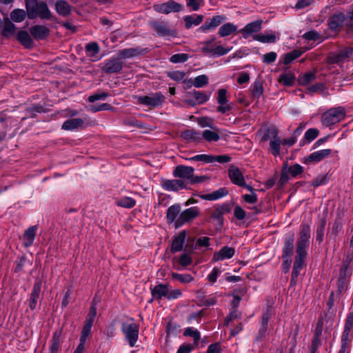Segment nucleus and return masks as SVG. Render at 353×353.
<instances>
[{
	"label": "nucleus",
	"instance_id": "obj_1",
	"mask_svg": "<svg viewBox=\"0 0 353 353\" xmlns=\"http://www.w3.org/2000/svg\"><path fill=\"white\" fill-rule=\"evenodd\" d=\"M353 272V248L350 249L345 254L339 269L336 285L339 294H344L349 286Z\"/></svg>",
	"mask_w": 353,
	"mask_h": 353
},
{
	"label": "nucleus",
	"instance_id": "obj_2",
	"mask_svg": "<svg viewBox=\"0 0 353 353\" xmlns=\"http://www.w3.org/2000/svg\"><path fill=\"white\" fill-rule=\"evenodd\" d=\"M26 8L28 17L30 19L39 17L41 19L49 20L52 18V13L44 1L37 0H26Z\"/></svg>",
	"mask_w": 353,
	"mask_h": 353
},
{
	"label": "nucleus",
	"instance_id": "obj_3",
	"mask_svg": "<svg viewBox=\"0 0 353 353\" xmlns=\"http://www.w3.org/2000/svg\"><path fill=\"white\" fill-rule=\"evenodd\" d=\"M121 330L129 345L131 347H134L139 339V326L134 319L130 318L122 322Z\"/></svg>",
	"mask_w": 353,
	"mask_h": 353
},
{
	"label": "nucleus",
	"instance_id": "obj_4",
	"mask_svg": "<svg viewBox=\"0 0 353 353\" xmlns=\"http://www.w3.org/2000/svg\"><path fill=\"white\" fill-rule=\"evenodd\" d=\"M310 225L303 222L301 225L299 238L296 243V256L306 258L310 245Z\"/></svg>",
	"mask_w": 353,
	"mask_h": 353
},
{
	"label": "nucleus",
	"instance_id": "obj_5",
	"mask_svg": "<svg viewBox=\"0 0 353 353\" xmlns=\"http://www.w3.org/2000/svg\"><path fill=\"white\" fill-rule=\"evenodd\" d=\"M346 116L343 107L332 108L325 112L321 117V123L325 127H330L343 121Z\"/></svg>",
	"mask_w": 353,
	"mask_h": 353
},
{
	"label": "nucleus",
	"instance_id": "obj_6",
	"mask_svg": "<svg viewBox=\"0 0 353 353\" xmlns=\"http://www.w3.org/2000/svg\"><path fill=\"white\" fill-rule=\"evenodd\" d=\"M194 169L192 167L179 165L174 168L172 174L179 179L188 180L192 184L203 182V176H194Z\"/></svg>",
	"mask_w": 353,
	"mask_h": 353
},
{
	"label": "nucleus",
	"instance_id": "obj_7",
	"mask_svg": "<svg viewBox=\"0 0 353 353\" xmlns=\"http://www.w3.org/2000/svg\"><path fill=\"white\" fill-rule=\"evenodd\" d=\"M150 25L159 37H174L176 36V30L168 21L157 20L152 21Z\"/></svg>",
	"mask_w": 353,
	"mask_h": 353
},
{
	"label": "nucleus",
	"instance_id": "obj_8",
	"mask_svg": "<svg viewBox=\"0 0 353 353\" xmlns=\"http://www.w3.org/2000/svg\"><path fill=\"white\" fill-rule=\"evenodd\" d=\"M165 97L160 92L152 93L148 96H139V103L149 108H156L161 105L165 102Z\"/></svg>",
	"mask_w": 353,
	"mask_h": 353
},
{
	"label": "nucleus",
	"instance_id": "obj_9",
	"mask_svg": "<svg viewBox=\"0 0 353 353\" xmlns=\"http://www.w3.org/2000/svg\"><path fill=\"white\" fill-rule=\"evenodd\" d=\"M101 65H103L101 67L102 70L108 74H119L123 68V62L118 56L106 59Z\"/></svg>",
	"mask_w": 353,
	"mask_h": 353
},
{
	"label": "nucleus",
	"instance_id": "obj_10",
	"mask_svg": "<svg viewBox=\"0 0 353 353\" xmlns=\"http://www.w3.org/2000/svg\"><path fill=\"white\" fill-rule=\"evenodd\" d=\"M200 214L198 207L194 206L182 211L176 221V228L181 227L188 222L192 221Z\"/></svg>",
	"mask_w": 353,
	"mask_h": 353
},
{
	"label": "nucleus",
	"instance_id": "obj_11",
	"mask_svg": "<svg viewBox=\"0 0 353 353\" xmlns=\"http://www.w3.org/2000/svg\"><path fill=\"white\" fill-rule=\"evenodd\" d=\"M352 54L353 48L350 46L345 47L339 50L338 53H330L327 58V62L330 64L339 63L350 57Z\"/></svg>",
	"mask_w": 353,
	"mask_h": 353
},
{
	"label": "nucleus",
	"instance_id": "obj_12",
	"mask_svg": "<svg viewBox=\"0 0 353 353\" xmlns=\"http://www.w3.org/2000/svg\"><path fill=\"white\" fill-rule=\"evenodd\" d=\"M163 190L170 192H176L187 188V183L182 179H163L161 182Z\"/></svg>",
	"mask_w": 353,
	"mask_h": 353
},
{
	"label": "nucleus",
	"instance_id": "obj_13",
	"mask_svg": "<svg viewBox=\"0 0 353 353\" xmlns=\"http://www.w3.org/2000/svg\"><path fill=\"white\" fill-rule=\"evenodd\" d=\"M157 12L163 14H169L172 12H177L182 10V6L174 1H169L154 6Z\"/></svg>",
	"mask_w": 353,
	"mask_h": 353
},
{
	"label": "nucleus",
	"instance_id": "obj_14",
	"mask_svg": "<svg viewBox=\"0 0 353 353\" xmlns=\"http://www.w3.org/2000/svg\"><path fill=\"white\" fill-rule=\"evenodd\" d=\"M42 282L41 280L35 281L31 293L30 294L29 307L31 310L36 309L41 290Z\"/></svg>",
	"mask_w": 353,
	"mask_h": 353
},
{
	"label": "nucleus",
	"instance_id": "obj_15",
	"mask_svg": "<svg viewBox=\"0 0 353 353\" xmlns=\"http://www.w3.org/2000/svg\"><path fill=\"white\" fill-rule=\"evenodd\" d=\"M228 176L232 183L238 186L245 185L244 176L239 168L231 165L228 170Z\"/></svg>",
	"mask_w": 353,
	"mask_h": 353
},
{
	"label": "nucleus",
	"instance_id": "obj_16",
	"mask_svg": "<svg viewBox=\"0 0 353 353\" xmlns=\"http://www.w3.org/2000/svg\"><path fill=\"white\" fill-rule=\"evenodd\" d=\"M145 50L139 47H135L120 50L117 52V54L120 59H127L139 56L145 53Z\"/></svg>",
	"mask_w": 353,
	"mask_h": 353
},
{
	"label": "nucleus",
	"instance_id": "obj_17",
	"mask_svg": "<svg viewBox=\"0 0 353 353\" xmlns=\"http://www.w3.org/2000/svg\"><path fill=\"white\" fill-rule=\"evenodd\" d=\"M271 318V312L269 309H267L262 315L261 325L259 330L258 334L256 337V341H261L266 336L268 332V325L269 320Z\"/></svg>",
	"mask_w": 353,
	"mask_h": 353
},
{
	"label": "nucleus",
	"instance_id": "obj_18",
	"mask_svg": "<svg viewBox=\"0 0 353 353\" xmlns=\"http://www.w3.org/2000/svg\"><path fill=\"white\" fill-rule=\"evenodd\" d=\"M50 32V29L43 25H34L30 28V34L37 41L46 39Z\"/></svg>",
	"mask_w": 353,
	"mask_h": 353
},
{
	"label": "nucleus",
	"instance_id": "obj_19",
	"mask_svg": "<svg viewBox=\"0 0 353 353\" xmlns=\"http://www.w3.org/2000/svg\"><path fill=\"white\" fill-rule=\"evenodd\" d=\"M260 133L261 134V137L260 139L259 143L263 147L265 146V144L269 141H272V139H274V138H276V137L279 135V130L274 127V126H270L267 128L263 131H261Z\"/></svg>",
	"mask_w": 353,
	"mask_h": 353
},
{
	"label": "nucleus",
	"instance_id": "obj_20",
	"mask_svg": "<svg viewBox=\"0 0 353 353\" xmlns=\"http://www.w3.org/2000/svg\"><path fill=\"white\" fill-rule=\"evenodd\" d=\"M85 49L87 56L94 61H99L103 57L102 54H99L100 47L95 41L87 43Z\"/></svg>",
	"mask_w": 353,
	"mask_h": 353
},
{
	"label": "nucleus",
	"instance_id": "obj_21",
	"mask_svg": "<svg viewBox=\"0 0 353 353\" xmlns=\"http://www.w3.org/2000/svg\"><path fill=\"white\" fill-rule=\"evenodd\" d=\"M234 248L228 246H223L219 252H216L213 254L212 261L217 262L219 261L231 259L234 255Z\"/></svg>",
	"mask_w": 353,
	"mask_h": 353
},
{
	"label": "nucleus",
	"instance_id": "obj_22",
	"mask_svg": "<svg viewBox=\"0 0 353 353\" xmlns=\"http://www.w3.org/2000/svg\"><path fill=\"white\" fill-rule=\"evenodd\" d=\"M37 230V225L29 227L22 236L23 245L26 248L31 246L35 239L36 232Z\"/></svg>",
	"mask_w": 353,
	"mask_h": 353
},
{
	"label": "nucleus",
	"instance_id": "obj_23",
	"mask_svg": "<svg viewBox=\"0 0 353 353\" xmlns=\"http://www.w3.org/2000/svg\"><path fill=\"white\" fill-rule=\"evenodd\" d=\"M17 27L8 17L3 19V25L1 30V35L5 38H10L15 34Z\"/></svg>",
	"mask_w": 353,
	"mask_h": 353
},
{
	"label": "nucleus",
	"instance_id": "obj_24",
	"mask_svg": "<svg viewBox=\"0 0 353 353\" xmlns=\"http://www.w3.org/2000/svg\"><path fill=\"white\" fill-rule=\"evenodd\" d=\"M83 124L84 121L81 118L70 119L63 123L61 129L63 130L73 131L79 128H82Z\"/></svg>",
	"mask_w": 353,
	"mask_h": 353
},
{
	"label": "nucleus",
	"instance_id": "obj_25",
	"mask_svg": "<svg viewBox=\"0 0 353 353\" xmlns=\"http://www.w3.org/2000/svg\"><path fill=\"white\" fill-rule=\"evenodd\" d=\"M169 292V285L165 284H159L151 289V293L154 299L161 300L163 297L168 298Z\"/></svg>",
	"mask_w": 353,
	"mask_h": 353
},
{
	"label": "nucleus",
	"instance_id": "obj_26",
	"mask_svg": "<svg viewBox=\"0 0 353 353\" xmlns=\"http://www.w3.org/2000/svg\"><path fill=\"white\" fill-rule=\"evenodd\" d=\"M261 29V22L255 21L247 24L241 30L243 37L248 39L252 33L258 32Z\"/></svg>",
	"mask_w": 353,
	"mask_h": 353
},
{
	"label": "nucleus",
	"instance_id": "obj_27",
	"mask_svg": "<svg viewBox=\"0 0 353 353\" xmlns=\"http://www.w3.org/2000/svg\"><path fill=\"white\" fill-rule=\"evenodd\" d=\"M225 19V17L223 16H214L209 22L206 21L205 23H203L199 28V30L203 32H205L212 28H215L216 27L219 26Z\"/></svg>",
	"mask_w": 353,
	"mask_h": 353
},
{
	"label": "nucleus",
	"instance_id": "obj_28",
	"mask_svg": "<svg viewBox=\"0 0 353 353\" xmlns=\"http://www.w3.org/2000/svg\"><path fill=\"white\" fill-rule=\"evenodd\" d=\"M186 233L185 231L181 232L173 240L171 245V252L175 253L182 250L185 244Z\"/></svg>",
	"mask_w": 353,
	"mask_h": 353
},
{
	"label": "nucleus",
	"instance_id": "obj_29",
	"mask_svg": "<svg viewBox=\"0 0 353 353\" xmlns=\"http://www.w3.org/2000/svg\"><path fill=\"white\" fill-rule=\"evenodd\" d=\"M181 207L179 204H174L170 206L166 212V220L169 224L174 223L176 225V221L179 215L180 214Z\"/></svg>",
	"mask_w": 353,
	"mask_h": 353
},
{
	"label": "nucleus",
	"instance_id": "obj_30",
	"mask_svg": "<svg viewBox=\"0 0 353 353\" xmlns=\"http://www.w3.org/2000/svg\"><path fill=\"white\" fill-rule=\"evenodd\" d=\"M345 20L344 14L342 13H337L332 15L329 21L328 26L332 30H336L342 27Z\"/></svg>",
	"mask_w": 353,
	"mask_h": 353
},
{
	"label": "nucleus",
	"instance_id": "obj_31",
	"mask_svg": "<svg viewBox=\"0 0 353 353\" xmlns=\"http://www.w3.org/2000/svg\"><path fill=\"white\" fill-rule=\"evenodd\" d=\"M331 152L332 150L330 149L318 150L310 154L308 156L307 161L315 163L319 162L325 159L326 157H329Z\"/></svg>",
	"mask_w": 353,
	"mask_h": 353
},
{
	"label": "nucleus",
	"instance_id": "obj_32",
	"mask_svg": "<svg viewBox=\"0 0 353 353\" xmlns=\"http://www.w3.org/2000/svg\"><path fill=\"white\" fill-rule=\"evenodd\" d=\"M294 249V235L285 239L283 248L282 258H291Z\"/></svg>",
	"mask_w": 353,
	"mask_h": 353
},
{
	"label": "nucleus",
	"instance_id": "obj_33",
	"mask_svg": "<svg viewBox=\"0 0 353 353\" xmlns=\"http://www.w3.org/2000/svg\"><path fill=\"white\" fill-rule=\"evenodd\" d=\"M17 39L20 43L26 48H31L33 46V41L28 32L20 30L17 34Z\"/></svg>",
	"mask_w": 353,
	"mask_h": 353
},
{
	"label": "nucleus",
	"instance_id": "obj_34",
	"mask_svg": "<svg viewBox=\"0 0 353 353\" xmlns=\"http://www.w3.org/2000/svg\"><path fill=\"white\" fill-rule=\"evenodd\" d=\"M213 130H205L201 134V139L203 138L208 142L218 141L220 139V131L219 129L216 126L214 128H212Z\"/></svg>",
	"mask_w": 353,
	"mask_h": 353
},
{
	"label": "nucleus",
	"instance_id": "obj_35",
	"mask_svg": "<svg viewBox=\"0 0 353 353\" xmlns=\"http://www.w3.org/2000/svg\"><path fill=\"white\" fill-rule=\"evenodd\" d=\"M55 9L57 12L62 17L68 16L71 12L70 6L64 0H58L55 3Z\"/></svg>",
	"mask_w": 353,
	"mask_h": 353
},
{
	"label": "nucleus",
	"instance_id": "obj_36",
	"mask_svg": "<svg viewBox=\"0 0 353 353\" xmlns=\"http://www.w3.org/2000/svg\"><path fill=\"white\" fill-rule=\"evenodd\" d=\"M281 139L278 135L276 138H274V139H272L270 141L269 148H268V152L272 154L274 157L279 156L281 152Z\"/></svg>",
	"mask_w": 353,
	"mask_h": 353
},
{
	"label": "nucleus",
	"instance_id": "obj_37",
	"mask_svg": "<svg viewBox=\"0 0 353 353\" xmlns=\"http://www.w3.org/2000/svg\"><path fill=\"white\" fill-rule=\"evenodd\" d=\"M189 96L195 100V102L198 104H203L208 101L210 97V93L206 94L205 92L192 90L188 93Z\"/></svg>",
	"mask_w": 353,
	"mask_h": 353
},
{
	"label": "nucleus",
	"instance_id": "obj_38",
	"mask_svg": "<svg viewBox=\"0 0 353 353\" xmlns=\"http://www.w3.org/2000/svg\"><path fill=\"white\" fill-rule=\"evenodd\" d=\"M181 137L188 141H200L201 134L194 130H187L181 132Z\"/></svg>",
	"mask_w": 353,
	"mask_h": 353
},
{
	"label": "nucleus",
	"instance_id": "obj_39",
	"mask_svg": "<svg viewBox=\"0 0 353 353\" xmlns=\"http://www.w3.org/2000/svg\"><path fill=\"white\" fill-rule=\"evenodd\" d=\"M215 41V38L213 37L209 40L204 41L200 43V51L205 54L212 56V52H214V42Z\"/></svg>",
	"mask_w": 353,
	"mask_h": 353
},
{
	"label": "nucleus",
	"instance_id": "obj_40",
	"mask_svg": "<svg viewBox=\"0 0 353 353\" xmlns=\"http://www.w3.org/2000/svg\"><path fill=\"white\" fill-rule=\"evenodd\" d=\"M343 228V223L341 219L336 218L333 223L331 228L330 232H328L327 235L330 239H335L341 231Z\"/></svg>",
	"mask_w": 353,
	"mask_h": 353
},
{
	"label": "nucleus",
	"instance_id": "obj_41",
	"mask_svg": "<svg viewBox=\"0 0 353 353\" xmlns=\"http://www.w3.org/2000/svg\"><path fill=\"white\" fill-rule=\"evenodd\" d=\"M237 27L232 23H226L221 26L219 29V34L221 37H225L234 33Z\"/></svg>",
	"mask_w": 353,
	"mask_h": 353
},
{
	"label": "nucleus",
	"instance_id": "obj_42",
	"mask_svg": "<svg viewBox=\"0 0 353 353\" xmlns=\"http://www.w3.org/2000/svg\"><path fill=\"white\" fill-rule=\"evenodd\" d=\"M28 16L27 11L22 9H14L10 14V19L15 23L22 22Z\"/></svg>",
	"mask_w": 353,
	"mask_h": 353
},
{
	"label": "nucleus",
	"instance_id": "obj_43",
	"mask_svg": "<svg viewBox=\"0 0 353 353\" xmlns=\"http://www.w3.org/2000/svg\"><path fill=\"white\" fill-rule=\"evenodd\" d=\"M325 226V219H321L318 223L316 230V241L319 244H321L323 241Z\"/></svg>",
	"mask_w": 353,
	"mask_h": 353
},
{
	"label": "nucleus",
	"instance_id": "obj_44",
	"mask_svg": "<svg viewBox=\"0 0 353 353\" xmlns=\"http://www.w3.org/2000/svg\"><path fill=\"white\" fill-rule=\"evenodd\" d=\"M228 194V191L224 188H219V190L202 196V198L208 201H215L221 199Z\"/></svg>",
	"mask_w": 353,
	"mask_h": 353
},
{
	"label": "nucleus",
	"instance_id": "obj_45",
	"mask_svg": "<svg viewBox=\"0 0 353 353\" xmlns=\"http://www.w3.org/2000/svg\"><path fill=\"white\" fill-rule=\"evenodd\" d=\"M115 203L117 206L132 208L136 205V201L129 196H123L116 200Z\"/></svg>",
	"mask_w": 353,
	"mask_h": 353
},
{
	"label": "nucleus",
	"instance_id": "obj_46",
	"mask_svg": "<svg viewBox=\"0 0 353 353\" xmlns=\"http://www.w3.org/2000/svg\"><path fill=\"white\" fill-rule=\"evenodd\" d=\"M294 81L295 76L291 72L282 73L278 79V81L285 86L293 85Z\"/></svg>",
	"mask_w": 353,
	"mask_h": 353
},
{
	"label": "nucleus",
	"instance_id": "obj_47",
	"mask_svg": "<svg viewBox=\"0 0 353 353\" xmlns=\"http://www.w3.org/2000/svg\"><path fill=\"white\" fill-rule=\"evenodd\" d=\"M305 259V258L304 257L295 256L292 272L294 277L299 276L301 270L303 268Z\"/></svg>",
	"mask_w": 353,
	"mask_h": 353
},
{
	"label": "nucleus",
	"instance_id": "obj_48",
	"mask_svg": "<svg viewBox=\"0 0 353 353\" xmlns=\"http://www.w3.org/2000/svg\"><path fill=\"white\" fill-rule=\"evenodd\" d=\"M203 15L186 16L184 18L185 28L189 29L192 26H198L203 21Z\"/></svg>",
	"mask_w": 353,
	"mask_h": 353
},
{
	"label": "nucleus",
	"instance_id": "obj_49",
	"mask_svg": "<svg viewBox=\"0 0 353 353\" xmlns=\"http://www.w3.org/2000/svg\"><path fill=\"white\" fill-rule=\"evenodd\" d=\"M254 39L262 43H275L276 41V36L268 32L256 34L254 37Z\"/></svg>",
	"mask_w": 353,
	"mask_h": 353
},
{
	"label": "nucleus",
	"instance_id": "obj_50",
	"mask_svg": "<svg viewBox=\"0 0 353 353\" xmlns=\"http://www.w3.org/2000/svg\"><path fill=\"white\" fill-rule=\"evenodd\" d=\"M252 96L254 99H259L263 93V87L259 81H256L250 87Z\"/></svg>",
	"mask_w": 353,
	"mask_h": 353
},
{
	"label": "nucleus",
	"instance_id": "obj_51",
	"mask_svg": "<svg viewBox=\"0 0 353 353\" xmlns=\"http://www.w3.org/2000/svg\"><path fill=\"white\" fill-rule=\"evenodd\" d=\"M302 37L307 41H317L319 43H321L324 41V38L322 35L315 30L308 31L304 33Z\"/></svg>",
	"mask_w": 353,
	"mask_h": 353
},
{
	"label": "nucleus",
	"instance_id": "obj_52",
	"mask_svg": "<svg viewBox=\"0 0 353 353\" xmlns=\"http://www.w3.org/2000/svg\"><path fill=\"white\" fill-rule=\"evenodd\" d=\"M304 51L300 50H294L284 55L283 63L286 65L290 64L294 60L296 59L302 55Z\"/></svg>",
	"mask_w": 353,
	"mask_h": 353
},
{
	"label": "nucleus",
	"instance_id": "obj_53",
	"mask_svg": "<svg viewBox=\"0 0 353 353\" xmlns=\"http://www.w3.org/2000/svg\"><path fill=\"white\" fill-rule=\"evenodd\" d=\"M61 332L56 331L51 340L50 346V353H57L60 345Z\"/></svg>",
	"mask_w": 353,
	"mask_h": 353
},
{
	"label": "nucleus",
	"instance_id": "obj_54",
	"mask_svg": "<svg viewBox=\"0 0 353 353\" xmlns=\"http://www.w3.org/2000/svg\"><path fill=\"white\" fill-rule=\"evenodd\" d=\"M172 279L182 283H188L193 281L194 278L189 274H179L172 272Z\"/></svg>",
	"mask_w": 353,
	"mask_h": 353
},
{
	"label": "nucleus",
	"instance_id": "obj_55",
	"mask_svg": "<svg viewBox=\"0 0 353 353\" xmlns=\"http://www.w3.org/2000/svg\"><path fill=\"white\" fill-rule=\"evenodd\" d=\"M183 335L192 337L195 344H197L200 338V332L195 328L189 327L184 330Z\"/></svg>",
	"mask_w": 353,
	"mask_h": 353
},
{
	"label": "nucleus",
	"instance_id": "obj_56",
	"mask_svg": "<svg viewBox=\"0 0 353 353\" xmlns=\"http://www.w3.org/2000/svg\"><path fill=\"white\" fill-rule=\"evenodd\" d=\"M186 160L190 161H202L203 163H212V155L211 154H197L192 157L185 158Z\"/></svg>",
	"mask_w": 353,
	"mask_h": 353
},
{
	"label": "nucleus",
	"instance_id": "obj_57",
	"mask_svg": "<svg viewBox=\"0 0 353 353\" xmlns=\"http://www.w3.org/2000/svg\"><path fill=\"white\" fill-rule=\"evenodd\" d=\"M208 82H209L208 77L205 74H201V75H199V76L196 77L194 79L193 85L195 88H202V87L206 85L207 84H208Z\"/></svg>",
	"mask_w": 353,
	"mask_h": 353
},
{
	"label": "nucleus",
	"instance_id": "obj_58",
	"mask_svg": "<svg viewBox=\"0 0 353 353\" xmlns=\"http://www.w3.org/2000/svg\"><path fill=\"white\" fill-rule=\"evenodd\" d=\"M316 77L315 73L312 72H308L301 76L299 79V82L302 85H307Z\"/></svg>",
	"mask_w": 353,
	"mask_h": 353
},
{
	"label": "nucleus",
	"instance_id": "obj_59",
	"mask_svg": "<svg viewBox=\"0 0 353 353\" xmlns=\"http://www.w3.org/2000/svg\"><path fill=\"white\" fill-rule=\"evenodd\" d=\"M319 134V131L316 128H310L305 132L304 140L310 143L318 137Z\"/></svg>",
	"mask_w": 353,
	"mask_h": 353
},
{
	"label": "nucleus",
	"instance_id": "obj_60",
	"mask_svg": "<svg viewBox=\"0 0 353 353\" xmlns=\"http://www.w3.org/2000/svg\"><path fill=\"white\" fill-rule=\"evenodd\" d=\"M221 273V270L219 268L214 267L211 272L207 276V280L211 285H213L217 280V278Z\"/></svg>",
	"mask_w": 353,
	"mask_h": 353
},
{
	"label": "nucleus",
	"instance_id": "obj_61",
	"mask_svg": "<svg viewBox=\"0 0 353 353\" xmlns=\"http://www.w3.org/2000/svg\"><path fill=\"white\" fill-rule=\"evenodd\" d=\"M223 214H224L223 208H216V210H214L212 212V213L211 214V217L212 219H214V220H216L219 225H223Z\"/></svg>",
	"mask_w": 353,
	"mask_h": 353
},
{
	"label": "nucleus",
	"instance_id": "obj_62",
	"mask_svg": "<svg viewBox=\"0 0 353 353\" xmlns=\"http://www.w3.org/2000/svg\"><path fill=\"white\" fill-rule=\"evenodd\" d=\"M190 56L185 53L175 54L170 57V61L174 63H184L188 61Z\"/></svg>",
	"mask_w": 353,
	"mask_h": 353
},
{
	"label": "nucleus",
	"instance_id": "obj_63",
	"mask_svg": "<svg viewBox=\"0 0 353 353\" xmlns=\"http://www.w3.org/2000/svg\"><path fill=\"white\" fill-rule=\"evenodd\" d=\"M232 47L230 48H225L221 45L216 46L214 47V52H212V56L221 57L228 54L231 50Z\"/></svg>",
	"mask_w": 353,
	"mask_h": 353
},
{
	"label": "nucleus",
	"instance_id": "obj_64",
	"mask_svg": "<svg viewBox=\"0 0 353 353\" xmlns=\"http://www.w3.org/2000/svg\"><path fill=\"white\" fill-rule=\"evenodd\" d=\"M167 76L170 77L171 79L176 81H182L185 76V73L183 71H171L167 72Z\"/></svg>",
	"mask_w": 353,
	"mask_h": 353
}]
</instances>
